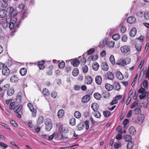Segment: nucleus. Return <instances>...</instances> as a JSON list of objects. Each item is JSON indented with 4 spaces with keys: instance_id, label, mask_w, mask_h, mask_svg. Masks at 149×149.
<instances>
[{
    "instance_id": "nucleus-62",
    "label": "nucleus",
    "mask_w": 149,
    "mask_h": 149,
    "mask_svg": "<svg viewBox=\"0 0 149 149\" xmlns=\"http://www.w3.org/2000/svg\"><path fill=\"white\" fill-rule=\"evenodd\" d=\"M10 123L15 127H16L17 126V124L15 120H10Z\"/></svg>"
},
{
    "instance_id": "nucleus-50",
    "label": "nucleus",
    "mask_w": 149,
    "mask_h": 149,
    "mask_svg": "<svg viewBox=\"0 0 149 149\" xmlns=\"http://www.w3.org/2000/svg\"><path fill=\"white\" fill-rule=\"evenodd\" d=\"M144 115H141L138 117V120L140 123H142L144 120Z\"/></svg>"
},
{
    "instance_id": "nucleus-48",
    "label": "nucleus",
    "mask_w": 149,
    "mask_h": 149,
    "mask_svg": "<svg viewBox=\"0 0 149 149\" xmlns=\"http://www.w3.org/2000/svg\"><path fill=\"white\" fill-rule=\"evenodd\" d=\"M44 122L45 125L52 124L50 119L49 118H46Z\"/></svg>"
},
{
    "instance_id": "nucleus-7",
    "label": "nucleus",
    "mask_w": 149,
    "mask_h": 149,
    "mask_svg": "<svg viewBox=\"0 0 149 149\" xmlns=\"http://www.w3.org/2000/svg\"><path fill=\"white\" fill-rule=\"evenodd\" d=\"M45 63V61L44 60H42L37 62V65L40 70H43L45 68L44 65Z\"/></svg>"
},
{
    "instance_id": "nucleus-1",
    "label": "nucleus",
    "mask_w": 149,
    "mask_h": 149,
    "mask_svg": "<svg viewBox=\"0 0 149 149\" xmlns=\"http://www.w3.org/2000/svg\"><path fill=\"white\" fill-rule=\"evenodd\" d=\"M15 105V102H11L9 105V109L11 110H13L14 112L15 113L17 117L19 118H20L22 117L20 111L22 109L23 106L22 105L20 104L16 105Z\"/></svg>"
},
{
    "instance_id": "nucleus-2",
    "label": "nucleus",
    "mask_w": 149,
    "mask_h": 149,
    "mask_svg": "<svg viewBox=\"0 0 149 149\" xmlns=\"http://www.w3.org/2000/svg\"><path fill=\"white\" fill-rule=\"evenodd\" d=\"M59 130L61 138L62 139H66L67 136L66 134L68 132V130L67 127L65 125H60L59 127Z\"/></svg>"
},
{
    "instance_id": "nucleus-63",
    "label": "nucleus",
    "mask_w": 149,
    "mask_h": 149,
    "mask_svg": "<svg viewBox=\"0 0 149 149\" xmlns=\"http://www.w3.org/2000/svg\"><path fill=\"white\" fill-rule=\"evenodd\" d=\"M127 36L125 35H124L121 38L122 40L124 42H125L127 40Z\"/></svg>"
},
{
    "instance_id": "nucleus-33",
    "label": "nucleus",
    "mask_w": 149,
    "mask_h": 149,
    "mask_svg": "<svg viewBox=\"0 0 149 149\" xmlns=\"http://www.w3.org/2000/svg\"><path fill=\"white\" fill-rule=\"evenodd\" d=\"M30 111L32 113V115L33 117H35L36 116L37 110L34 109V107L30 109Z\"/></svg>"
},
{
    "instance_id": "nucleus-36",
    "label": "nucleus",
    "mask_w": 149,
    "mask_h": 149,
    "mask_svg": "<svg viewBox=\"0 0 149 149\" xmlns=\"http://www.w3.org/2000/svg\"><path fill=\"white\" fill-rule=\"evenodd\" d=\"M74 117L77 118H79L81 117V114L78 111H76L74 113Z\"/></svg>"
},
{
    "instance_id": "nucleus-59",
    "label": "nucleus",
    "mask_w": 149,
    "mask_h": 149,
    "mask_svg": "<svg viewBox=\"0 0 149 149\" xmlns=\"http://www.w3.org/2000/svg\"><path fill=\"white\" fill-rule=\"evenodd\" d=\"M52 124L46 125V130L48 131H49L52 129Z\"/></svg>"
},
{
    "instance_id": "nucleus-18",
    "label": "nucleus",
    "mask_w": 149,
    "mask_h": 149,
    "mask_svg": "<svg viewBox=\"0 0 149 149\" xmlns=\"http://www.w3.org/2000/svg\"><path fill=\"white\" fill-rule=\"evenodd\" d=\"M27 70L25 68H22L19 70V73L22 76L25 75L27 73Z\"/></svg>"
},
{
    "instance_id": "nucleus-51",
    "label": "nucleus",
    "mask_w": 149,
    "mask_h": 149,
    "mask_svg": "<svg viewBox=\"0 0 149 149\" xmlns=\"http://www.w3.org/2000/svg\"><path fill=\"white\" fill-rule=\"evenodd\" d=\"M6 4H3L1 1H0V9H6Z\"/></svg>"
},
{
    "instance_id": "nucleus-34",
    "label": "nucleus",
    "mask_w": 149,
    "mask_h": 149,
    "mask_svg": "<svg viewBox=\"0 0 149 149\" xmlns=\"http://www.w3.org/2000/svg\"><path fill=\"white\" fill-rule=\"evenodd\" d=\"M134 143L131 141L128 142L127 146V149H132L133 147Z\"/></svg>"
},
{
    "instance_id": "nucleus-31",
    "label": "nucleus",
    "mask_w": 149,
    "mask_h": 149,
    "mask_svg": "<svg viewBox=\"0 0 149 149\" xmlns=\"http://www.w3.org/2000/svg\"><path fill=\"white\" fill-rule=\"evenodd\" d=\"M98 58V56L97 55H96L95 56L91 55L88 58V60L90 61H95L97 60Z\"/></svg>"
},
{
    "instance_id": "nucleus-23",
    "label": "nucleus",
    "mask_w": 149,
    "mask_h": 149,
    "mask_svg": "<svg viewBox=\"0 0 149 149\" xmlns=\"http://www.w3.org/2000/svg\"><path fill=\"white\" fill-rule=\"evenodd\" d=\"M10 81L12 83H16L18 81V78L16 75H13L10 77Z\"/></svg>"
},
{
    "instance_id": "nucleus-12",
    "label": "nucleus",
    "mask_w": 149,
    "mask_h": 149,
    "mask_svg": "<svg viewBox=\"0 0 149 149\" xmlns=\"http://www.w3.org/2000/svg\"><path fill=\"white\" fill-rule=\"evenodd\" d=\"M93 79L91 76H88L85 77V82L87 84H90L92 83Z\"/></svg>"
},
{
    "instance_id": "nucleus-64",
    "label": "nucleus",
    "mask_w": 149,
    "mask_h": 149,
    "mask_svg": "<svg viewBox=\"0 0 149 149\" xmlns=\"http://www.w3.org/2000/svg\"><path fill=\"white\" fill-rule=\"evenodd\" d=\"M95 49L94 48H91L87 52V54L90 55L93 54L94 52Z\"/></svg>"
},
{
    "instance_id": "nucleus-8",
    "label": "nucleus",
    "mask_w": 149,
    "mask_h": 149,
    "mask_svg": "<svg viewBox=\"0 0 149 149\" xmlns=\"http://www.w3.org/2000/svg\"><path fill=\"white\" fill-rule=\"evenodd\" d=\"M116 64L117 65H120L122 66H125L127 65L126 60L122 59H118L116 62Z\"/></svg>"
},
{
    "instance_id": "nucleus-35",
    "label": "nucleus",
    "mask_w": 149,
    "mask_h": 149,
    "mask_svg": "<svg viewBox=\"0 0 149 149\" xmlns=\"http://www.w3.org/2000/svg\"><path fill=\"white\" fill-rule=\"evenodd\" d=\"M144 15L143 17L146 20L149 19V11H146L145 12Z\"/></svg>"
},
{
    "instance_id": "nucleus-42",
    "label": "nucleus",
    "mask_w": 149,
    "mask_h": 149,
    "mask_svg": "<svg viewBox=\"0 0 149 149\" xmlns=\"http://www.w3.org/2000/svg\"><path fill=\"white\" fill-rule=\"evenodd\" d=\"M112 38L114 40H117L120 38V35L118 33H116L113 36Z\"/></svg>"
},
{
    "instance_id": "nucleus-10",
    "label": "nucleus",
    "mask_w": 149,
    "mask_h": 149,
    "mask_svg": "<svg viewBox=\"0 0 149 149\" xmlns=\"http://www.w3.org/2000/svg\"><path fill=\"white\" fill-rule=\"evenodd\" d=\"M80 63V61L77 59H75L72 61L71 63L73 66L75 67H77Z\"/></svg>"
},
{
    "instance_id": "nucleus-15",
    "label": "nucleus",
    "mask_w": 149,
    "mask_h": 149,
    "mask_svg": "<svg viewBox=\"0 0 149 149\" xmlns=\"http://www.w3.org/2000/svg\"><path fill=\"white\" fill-rule=\"evenodd\" d=\"M102 81V77L100 76H97L95 78V81L96 83L98 85L101 84Z\"/></svg>"
},
{
    "instance_id": "nucleus-40",
    "label": "nucleus",
    "mask_w": 149,
    "mask_h": 149,
    "mask_svg": "<svg viewBox=\"0 0 149 149\" xmlns=\"http://www.w3.org/2000/svg\"><path fill=\"white\" fill-rule=\"evenodd\" d=\"M134 111V113L136 114H139L141 112L140 108L138 107H136Z\"/></svg>"
},
{
    "instance_id": "nucleus-3",
    "label": "nucleus",
    "mask_w": 149,
    "mask_h": 149,
    "mask_svg": "<svg viewBox=\"0 0 149 149\" xmlns=\"http://www.w3.org/2000/svg\"><path fill=\"white\" fill-rule=\"evenodd\" d=\"M86 93L88 94L84 95L81 99V101L83 103H86L89 101L91 99V96L93 92L88 90Z\"/></svg>"
},
{
    "instance_id": "nucleus-21",
    "label": "nucleus",
    "mask_w": 149,
    "mask_h": 149,
    "mask_svg": "<svg viewBox=\"0 0 149 149\" xmlns=\"http://www.w3.org/2000/svg\"><path fill=\"white\" fill-rule=\"evenodd\" d=\"M105 88L108 91H111L113 88V86L109 83H106L105 85Z\"/></svg>"
},
{
    "instance_id": "nucleus-20",
    "label": "nucleus",
    "mask_w": 149,
    "mask_h": 149,
    "mask_svg": "<svg viewBox=\"0 0 149 149\" xmlns=\"http://www.w3.org/2000/svg\"><path fill=\"white\" fill-rule=\"evenodd\" d=\"M127 22L129 23L132 24L135 22V18L134 17H129L127 19Z\"/></svg>"
},
{
    "instance_id": "nucleus-29",
    "label": "nucleus",
    "mask_w": 149,
    "mask_h": 149,
    "mask_svg": "<svg viewBox=\"0 0 149 149\" xmlns=\"http://www.w3.org/2000/svg\"><path fill=\"white\" fill-rule=\"evenodd\" d=\"M117 78L120 80H122L123 78V76L122 74L120 71H118L116 73Z\"/></svg>"
},
{
    "instance_id": "nucleus-22",
    "label": "nucleus",
    "mask_w": 149,
    "mask_h": 149,
    "mask_svg": "<svg viewBox=\"0 0 149 149\" xmlns=\"http://www.w3.org/2000/svg\"><path fill=\"white\" fill-rule=\"evenodd\" d=\"M42 93L45 97H47L49 95V90L46 88H44L42 90Z\"/></svg>"
},
{
    "instance_id": "nucleus-38",
    "label": "nucleus",
    "mask_w": 149,
    "mask_h": 149,
    "mask_svg": "<svg viewBox=\"0 0 149 149\" xmlns=\"http://www.w3.org/2000/svg\"><path fill=\"white\" fill-rule=\"evenodd\" d=\"M94 97L97 100H99L101 98V95L98 93H95L94 94Z\"/></svg>"
},
{
    "instance_id": "nucleus-32",
    "label": "nucleus",
    "mask_w": 149,
    "mask_h": 149,
    "mask_svg": "<svg viewBox=\"0 0 149 149\" xmlns=\"http://www.w3.org/2000/svg\"><path fill=\"white\" fill-rule=\"evenodd\" d=\"M44 118L41 116H39L37 121V123L39 125L42 123L43 122Z\"/></svg>"
},
{
    "instance_id": "nucleus-58",
    "label": "nucleus",
    "mask_w": 149,
    "mask_h": 149,
    "mask_svg": "<svg viewBox=\"0 0 149 149\" xmlns=\"http://www.w3.org/2000/svg\"><path fill=\"white\" fill-rule=\"evenodd\" d=\"M84 125L86 130H88L89 128V121L88 120L84 122Z\"/></svg>"
},
{
    "instance_id": "nucleus-9",
    "label": "nucleus",
    "mask_w": 149,
    "mask_h": 149,
    "mask_svg": "<svg viewBox=\"0 0 149 149\" xmlns=\"http://www.w3.org/2000/svg\"><path fill=\"white\" fill-rule=\"evenodd\" d=\"M22 97V93L21 92L18 93L16 99V102L17 103H20L21 102Z\"/></svg>"
},
{
    "instance_id": "nucleus-56",
    "label": "nucleus",
    "mask_w": 149,
    "mask_h": 149,
    "mask_svg": "<svg viewBox=\"0 0 149 149\" xmlns=\"http://www.w3.org/2000/svg\"><path fill=\"white\" fill-rule=\"evenodd\" d=\"M122 146V145L120 143H117L114 144V147L116 149H117L119 148L120 147Z\"/></svg>"
},
{
    "instance_id": "nucleus-46",
    "label": "nucleus",
    "mask_w": 149,
    "mask_h": 149,
    "mask_svg": "<svg viewBox=\"0 0 149 149\" xmlns=\"http://www.w3.org/2000/svg\"><path fill=\"white\" fill-rule=\"evenodd\" d=\"M72 73L74 76H76L79 74V71L77 69H74L72 71Z\"/></svg>"
},
{
    "instance_id": "nucleus-13",
    "label": "nucleus",
    "mask_w": 149,
    "mask_h": 149,
    "mask_svg": "<svg viewBox=\"0 0 149 149\" xmlns=\"http://www.w3.org/2000/svg\"><path fill=\"white\" fill-rule=\"evenodd\" d=\"M106 76L108 79L111 80H113L114 78V74L111 72H108Z\"/></svg>"
},
{
    "instance_id": "nucleus-57",
    "label": "nucleus",
    "mask_w": 149,
    "mask_h": 149,
    "mask_svg": "<svg viewBox=\"0 0 149 149\" xmlns=\"http://www.w3.org/2000/svg\"><path fill=\"white\" fill-rule=\"evenodd\" d=\"M138 104V101H136L133 103L132 104L130 107L132 109H133Z\"/></svg>"
},
{
    "instance_id": "nucleus-41",
    "label": "nucleus",
    "mask_w": 149,
    "mask_h": 149,
    "mask_svg": "<svg viewBox=\"0 0 149 149\" xmlns=\"http://www.w3.org/2000/svg\"><path fill=\"white\" fill-rule=\"evenodd\" d=\"M70 124L72 126H74L75 125L76 120L75 118H73L70 119Z\"/></svg>"
},
{
    "instance_id": "nucleus-60",
    "label": "nucleus",
    "mask_w": 149,
    "mask_h": 149,
    "mask_svg": "<svg viewBox=\"0 0 149 149\" xmlns=\"http://www.w3.org/2000/svg\"><path fill=\"white\" fill-rule=\"evenodd\" d=\"M34 129L35 131L37 133H39L40 130V128L38 125L35 126Z\"/></svg>"
},
{
    "instance_id": "nucleus-28",
    "label": "nucleus",
    "mask_w": 149,
    "mask_h": 149,
    "mask_svg": "<svg viewBox=\"0 0 149 149\" xmlns=\"http://www.w3.org/2000/svg\"><path fill=\"white\" fill-rule=\"evenodd\" d=\"M129 132L131 134H135L136 132L135 128L133 126L130 127L129 129Z\"/></svg>"
},
{
    "instance_id": "nucleus-45",
    "label": "nucleus",
    "mask_w": 149,
    "mask_h": 149,
    "mask_svg": "<svg viewBox=\"0 0 149 149\" xmlns=\"http://www.w3.org/2000/svg\"><path fill=\"white\" fill-rule=\"evenodd\" d=\"M109 60L112 64H114L116 63L114 56L113 55H111L109 57Z\"/></svg>"
},
{
    "instance_id": "nucleus-53",
    "label": "nucleus",
    "mask_w": 149,
    "mask_h": 149,
    "mask_svg": "<svg viewBox=\"0 0 149 149\" xmlns=\"http://www.w3.org/2000/svg\"><path fill=\"white\" fill-rule=\"evenodd\" d=\"M82 70L84 73H87L88 70V67L86 65H84L83 67Z\"/></svg>"
},
{
    "instance_id": "nucleus-17",
    "label": "nucleus",
    "mask_w": 149,
    "mask_h": 149,
    "mask_svg": "<svg viewBox=\"0 0 149 149\" xmlns=\"http://www.w3.org/2000/svg\"><path fill=\"white\" fill-rule=\"evenodd\" d=\"M91 107L93 110L94 111H97L99 107L98 105L95 103H93L92 104Z\"/></svg>"
},
{
    "instance_id": "nucleus-44",
    "label": "nucleus",
    "mask_w": 149,
    "mask_h": 149,
    "mask_svg": "<svg viewBox=\"0 0 149 149\" xmlns=\"http://www.w3.org/2000/svg\"><path fill=\"white\" fill-rule=\"evenodd\" d=\"M125 141L128 142L131 141L132 140V137L130 135H127L125 137Z\"/></svg>"
},
{
    "instance_id": "nucleus-11",
    "label": "nucleus",
    "mask_w": 149,
    "mask_h": 149,
    "mask_svg": "<svg viewBox=\"0 0 149 149\" xmlns=\"http://www.w3.org/2000/svg\"><path fill=\"white\" fill-rule=\"evenodd\" d=\"M16 15L17 13L15 14L14 17L11 18L10 22H13V23H14L16 24V26H17V27H18L19 24V22H17V19L15 17V15Z\"/></svg>"
},
{
    "instance_id": "nucleus-27",
    "label": "nucleus",
    "mask_w": 149,
    "mask_h": 149,
    "mask_svg": "<svg viewBox=\"0 0 149 149\" xmlns=\"http://www.w3.org/2000/svg\"><path fill=\"white\" fill-rule=\"evenodd\" d=\"M100 65L98 63L96 62L94 63L92 65V68L95 71L97 70L99 68Z\"/></svg>"
},
{
    "instance_id": "nucleus-16",
    "label": "nucleus",
    "mask_w": 149,
    "mask_h": 149,
    "mask_svg": "<svg viewBox=\"0 0 149 149\" xmlns=\"http://www.w3.org/2000/svg\"><path fill=\"white\" fill-rule=\"evenodd\" d=\"M15 93V90L13 88H10L8 89L7 91V95L8 96L12 95Z\"/></svg>"
},
{
    "instance_id": "nucleus-26",
    "label": "nucleus",
    "mask_w": 149,
    "mask_h": 149,
    "mask_svg": "<svg viewBox=\"0 0 149 149\" xmlns=\"http://www.w3.org/2000/svg\"><path fill=\"white\" fill-rule=\"evenodd\" d=\"M6 11L5 10H0V17L4 18L6 15Z\"/></svg>"
},
{
    "instance_id": "nucleus-24",
    "label": "nucleus",
    "mask_w": 149,
    "mask_h": 149,
    "mask_svg": "<svg viewBox=\"0 0 149 149\" xmlns=\"http://www.w3.org/2000/svg\"><path fill=\"white\" fill-rule=\"evenodd\" d=\"M114 88L115 90L119 91L120 88V84L118 82H115L113 84Z\"/></svg>"
},
{
    "instance_id": "nucleus-49",
    "label": "nucleus",
    "mask_w": 149,
    "mask_h": 149,
    "mask_svg": "<svg viewBox=\"0 0 149 149\" xmlns=\"http://www.w3.org/2000/svg\"><path fill=\"white\" fill-rule=\"evenodd\" d=\"M111 114V112L108 111H106L103 112V114L105 117H109Z\"/></svg>"
},
{
    "instance_id": "nucleus-19",
    "label": "nucleus",
    "mask_w": 149,
    "mask_h": 149,
    "mask_svg": "<svg viewBox=\"0 0 149 149\" xmlns=\"http://www.w3.org/2000/svg\"><path fill=\"white\" fill-rule=\"evenodd\" d=\"M144 12L145 11L140 10L136 11V14L138 17H139L142 18L143 17Z\"/></svg>"
},
{
    "instance_id": "nucleus-6",
    "label": "nucleus",
    "mask_w": 149,
    "mask_h": 149,
    "mask_svg": "<svg viewBox=\"0 0 149 149\" xmlns=\"http://www.w3.org/2000/svg\"><path fill=\"white\" fill-rule=\"evenodd\" d=\"M2 73L3 76H7L10 74V70L6 65L3 68L2 70Z\"/></svg>"
},
{
    "instance_id": "nucleus-61",
    "label": "nucleus",
    "mask_w": 149,
    "mask_h": 149,
    "mask_svg": "<svg viewBox=\"0 0 149 149\" xmlns=\"http://www.w3.org/2000/svg\"><path fill=\"white\" fill-rule=\"evenodd\" d=\"M0 125L10 130V128H9V126L7 124H5L1 122H0Z\"/></svg>"
},
{
    "instance_id": "nucleus-4",
    "label": "nucleus",
    "mask_w": 149,
    "mask_h": 149,
    "mask_svg": "<svg viewBox=\"0 0 149 149\" xmlns=\"http://www.w3.org/2000/svg\"><path fill=\"white\" fill-rule=\"evenodd\" d=\"M120 50L122 53L124 54L128 53L130 52V47L127 45L123 46L121 47Z\"/></svg>"
},
{
    "instance_id": "nucleus-54",
    "label": "nucleus",
    "mask_w": 149,
    "mask_h": 149,
    "mask_svg": "<svg viewBox=\"0 0 149 149\" xmlns=\"http://www.w3.org/2000/svg\"><path fill=\"white\" fill-rule=\"evenodd\" d=\"M95 113L94 116L97 118H100L101 116L100 113L97 111H95Z\"/></svg>"
},
{
    "instance_id": "nucleus-37",
    "label": "nucleus",
    "mask_w": 149,
    "mask_h": 149,
    "mask_svg": "<svg viewBox=\"0 0 149 149\" xmlns=\"http://www.w3.org/2000/svg\"><path fill=\"white\" fill-rule=\"evenodd\" d=\"M115 44L114 42L113 41H109L108 42L107 46L108 47L110 48H113L114 47Z\"/></svg>"
},
{
    "instance_id": "nucleus-47",
    "label": "nucleus",
    "mask_w": 149,
    "mask_h": 149,
    "mask_svg": "<svg viewBox=\"0 0 149 149\" xmlns=\"http://www.w3.org/2000/svg\"><path fill=\"white\" fill-rule=\"evenodd\" d=\"M135 48L137 52L139 51L141 49V46L140 44L136 43V44Z\"/></svg>"
},
{
    "instance_id": "nucleus-5",
    "label": "nucleus",
    "mask_w": 149,
    "mask_h": 149,
    "mask_svg": "<svg viewBox=\"0 0 149 149\" xmlns=\"http://www.w3.org/2000/svg\"><path fill=\"white\" fill-rule=\"evenodd\" d=\"M25 5L24 4H20L18 8L22 13V17L23 18H24V16L26 15V13L27 12V10L24 8Z\"/></svg>"
},
{
    "instance_id": "nucleus-14",
    "label": "nucleus",
    "mask_w": 149,
    "mask_h": 149,
    "mask_svg": "<svg viewBox=\"0 0 149 149\" xmlns=\"http://www.w3.org/2000/svg\"><path fill=\"white\" fill-rule=\"evenodd\" d=\"M137 33V29L136 28L133 27L131 29L130 32V35L132 37H134Z\"/></svg>"
},
{
    "instance_id": "nucleus-39",
    "label": "nucleus",
    "mask_w": 149,
    "mask_h": 149,
    "mask_svg": "<svg viewBox=\"0 0 149 149\" xmlns=\"http://www.w3.org/2000/svg\"><path fill=\"white\" fill-rule=\"evenodd\" d=\"M77 128L79 130H82L84 128V124L82 123H80L77 126Z\"/></svg>"
},
{
    "instance_id": "nucleus-30",
    "label": "nucleus",
    "mask_w": 149,
    "mask_h": 149,
    "mask_svg": "<svg viewBox=\"0 0 149 149\" xmlns=\"http://www.w3.org/2000/svg\"><path fill=\"white\" fill-rule=\"evenodd\" d=\"M102 70L104 71H107L109 69V66L107 64L105 63H102V65L101 66Z\"/></svg>"
},
{
    "instance_id": "nucleus-25",
    "label": "nucleus",
    "mask_w": 149,
    "mask_h": 149,
    "mask_svg": "<svg viewBox=\"0 0 149 149\" xmlns=\"http://www.w3.org/2000/svg\"><path fill=\"white\" fill-rule=\"evenodd\" d=\"M64 113V111L63 109H60L58 112V116L59 118H61L63 117Z\"/></svg>"
},
{
    "instance_id": "nucleus-43",
    "label": "nucleus",
    "mask_w": 149,
    "mask_h": 149,
    "mask_svg": "<svg viewBox=\"0 0 149 149\" xmlns=\"http://www.w3.org/2000/svg\"><path fill=\"white\" fill-rule=\"evenodd\" d=\"M13 22H10L9 23V27L11 30H12L13 29H14V27H16V28H17V26H16V24H15Z\"/></svg>"
},
{
    "instance_id": "nucleus-52",
    "label": "nucleus",
    "mask_w": 149,
    "mask_h": 149,
    "mask_svg": "<svg viewBox=\"0 0 149 149\" xmlns=\"http://www.w3.org/2000/svg\"><path fill=\"white\" fill-rule=\"evenodd\" d=\"M65 65V63L64 62H62L60 63L58 65V67L60 69L63 68Z\"/></svg>"
},
{
    "instance_id": "nucleus-55",
    "label": "nucleus",
    "mask_w": 149,
    "mask_h": 149,
    "mask_svg": "<svg viewBox=\"0 0 149 149\" xmlns=\"http://www.w3.org/2000/svg\"><path fill=\"white\" fill-rule=\"evenodd\" d=\"M10 87V84H5L2 87L4 91L8 89Z\"/></svg>"
}]
</instances>
